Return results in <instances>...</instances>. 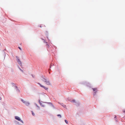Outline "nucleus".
Returning <instances> with one entry per match:
<instances>
[{
	"mask_svg": "<svg viewBox=\"0 0 125 125\" xmlns=\"http://www.w3.org/2000/svg\"><path fill=\"white\" fill-rule=\"evenodd\" d=\"M41 79L47 85H50V83L49 80L45 78L43 76H41Z\"/></svg>",
	"mask_w": 125,
	"mask_h": 125,
	"instance_id": "nucleus-1",
	"label": "nucleus"
},
{
	"mask_svg": "<svg viewBox=\"0 0 125 125\" xmlns=\"http://www.w3.org/2000/svg\"><path fill=\"white\" fill-rule=\"evenodd\" d=\"M21 101L23 103L27 106H29L30 104V103L29 102L25 101L24 100L21 99Z\"/></svg>",
	"mask_w": 125,
	"mask_h": 125,
	"instance_id": "nucleus-2",
	"label": "nucleus"
},
{
	"mask_svg": "<svg viewBox=\"0 0 125 125\" xmlns=\"http://www.w3.org/2000/svg\"><path fill=\"white\" fill-rule=\"evenodd\" d=\"M16 59L17 60V62L21 66H22V63L21 61H20V60L19 58V57L18 56H16Z\"/></svg>",
	"mask_w": 125,
	"mask_h": 125,
	"instance_id": "nucleus-3",
	"label": "nucleus"
},
{
	"mask_svg": "<svg viewBox=\"0 0 125 125\" xmlns=\"http://www.w3.org/2000/svg\"><path fill=\"white\" fill-rule=\"evenodd\" d=\"M15 118L17 120L20 121L23 124H24V122L22 120H21L20 118L19 117L16 116L15 117Z\"/></svg>",
	"mask_w": 125,
	"mask_h": 125,
	"instance_id": "nucleus-4",
	"label": "nucleus"
},
{
	"mask_svg": "<svg viewBox=\"0 0 125 125\" xmlns=\"http://www.w3.org/2000/svg\"><path fill=\"white\" fill-rule=\"evenodd\" d=\"M38 83V84H39L40 85V86L41 87H43V88H44L45 90H47V89H48V88L46 87H45V86H43V85H41V84L40 83Z\"/></svg>",
	"mask_w": 125,
	"mask_h": 125,
	"instance_id": "nucleus-5",
	"label": "nucleus"
},
{
	"mask_svg": "<svg viewBox=\"0 0 125 125\" xmlns=\"http://www.w3.org/2000/svg\"><path fill=\"white\" fill-rule=\"evenodd\" d=\"M15 89L16 90V91L17 92H20V89L17 88V87L15 86Z\"/></svg>",
	"mask_w": 125,
	"mask_h": 125,
	"instance_id": "nucleus-6",
	"label": "nucleus"
},
{
	"mask_svg": "<svg viewBox=\"0 0 125 125\" xmlns=\"http://www.w3.org/2000/svg\"><path fill=\"white\" fill-rule=\"evenodd\" d=\"M71 102L72 103H74V104L75 105H76V102L75 100L73 99V100H72L71 101Z\"/></svg>",
	"mask_w": 125,
	"mask_h": 125,
	"instance_id": "nucleus-7",
	"label": "nucleus"
},
{
	"mask_svg": "<svg viewBox=\"0 0 125 125\" xmlns=\"http://www.w3.org/2000/svg\"><path fill=\"white\" fill-rule=\"evenodd\" d=\"M92 89L93 91L95 92L94 93H95V94H96V93L97 92V88H93Z\"/></svg>",
	"mask_w": 125,
	"mask_h": 125,
	"instance_id": "nucleus-8",
	"label": "nucleus"
},
{
	"mask_svg": "<svg viewBox=\"0 0 125 125\" xmlns=\"http://www.w3.org/2000/svg\"><path fill=\"white\" fill-rule=\"evenodd\" d=\"M45 103H48L49 104H51L52 105V106L54 108V106H53V105L51 103H47V102H44Z\"/></svg>",
	"mask_w": 125,
	"mask_h": 125,
	"instance_id": "nucleus-9",
	"label": "nucleus"
},
{
	"mask_svg": "<svg viewBox=\"0 0 125 125\" xmlns=\"http://www.w3.org/2000/svg\"><path fill=\"white\" fill-rule=\"evenodd\" d=\"M35 104L36 105L37 107V109L39 110L40 109V107L36 104V103Z\"/></svg>",
	"mask_w": 125,
	"mask_h": 125,
	"instance_id": "nucleus-10",
	"label": "nucleus"
},
{
	"mask_svg": "<svg viewBox=\"0 0 125 125\" xmlns=\"http://www.w3.org/2000/svg\"><path fill=\"white\" fill-rule=\"evenodd\" d=\"M40 105L41 106L43 107H44L45 106L44 105H43V104L41 103H40Z\"/></svg>",
	"mask_w": 125,
	"mask_h": 125,
	"instance_id": "nucleus-11",
	"label": "nucleus"
},
{
	"mask_svg": "<svg viewBox=\"0 0 125 125\" xmlns=\"http://www.w3.org/2000/svg\"><path fill=\"white\" fill-rule=\"evenodd\" d=\"M65 122L67 124H68V121H67L66 120H65Z\"/></svg>",
	"mask_w": 125,
	"mask_h": 125,
	"instance_id": "nucleus-12",
	"label": "nucleus"
},
{
	"mask_svg": "<svg viewBox=\"0 0 125 125\" xmlns=\"http://www.w3.org/2000/svg\"><path fill=\"white\" fill-rule=\"evenodd\" d=\"M57 116H59L60 118L61 117V116L60 115H57Z\"/></svg>",
	"mask_w": 125,
	"mask_h": 125,
	"instance_id": "nucleus-13",
	"label": "nucleus"
},
{
	"mask_svg": "<svg viewBox=\"0 0 125 125\" xmlns=\"http://www.w3.org/2000/svg\"><path fill=\"white\" fill-rule=\"evenodd\" d=\"M12 85L13 86H15V84L14 83H11Z\"/></svg>",
	"mask_w": 125,
	"mask_h": 125,
	"instance_id": "nucleus-14",
	"label": "nucleus"
},
{
	"mask_svg": "<svg viewBox=\"0 0 125 125\" xmlns=\"http://www.w3.org/2000/svg\"><path fill=\"white\" fill-rule=\"evenodd\" d=\"M19 69L21 72H23V70H22L20 68H19Z\"/></svg>",
	"mask_w": 125,
	"mask_h": 125,
	"instance_id": "nucleus-15",
	"label": "nucleus"
},
{
	"mask_svg": "<svg viewBox=\"0 0 125 125\" xmlns=\"http://www.w3.org/2000/svg\"><path fill=\"white\" fill-rule=\"evenodd\" d=\"M32 115H33L34 116V113L33 112H32Z\"/></svg>",
	"mask_w": 125,
	"mask_h": 125,
	"instance_id": "nucleus-16",
	"label": "nucleus"
},
{
	"mask_svg": "<svg viewBox=\"0 0 125 125\" xmlns=\"http://www.w3.org/2000/svg\"><path fill=\"white\" fill-rule=\"evenodd\" d=\"M62 106H63L64 107H65V108L66 107V106L65 105H62Z\"/></svg>",
	"mask_w": 125,
	"mask_h": 125,
	"instance_id": "nucleus-17",
	"label": "nucleus"
},
{
	"mask_svg": "<svg viewBox=\"0 0 125 125\" xmlns=\"http://www.w3.org/2000/svg\"><path fill=\"white\" fill-rule=\"evenodd\" d=\"M62 106H63L64 107H65V108L66 107V106L65 105H62Z\"/></svg>",
	"mask_w": 125,
	"mask_h": 125,
	"instance_id": "nucleus-18",
	"label": "nucleus"
},
{
	"mask_svg": "<svg viewBox=\"0 0 125 125\" xmlns=\"http://www.w3.org/2000/svg\"><path fill=\"white\" fill-rule=\"evenodd\" d=\"M62 106H63L64 107H65V108L66 107V106L65 105H62Z\"/></svg>",
	"mask_w": 125,
	"mask_h": 125,
	"instance_id": "nucleus-19",
	"label": "nucleus"
},
{
	"mask_svg": "<svg viewBox=\"0 0 125 125\" xmlns=\"http://www.w3.org/2000/svg\"><path fill=\"white\" fill-rule=\"evenodd\" d=\"M60 104L62 105H62H63V104L62 103H60Z\"/></svg>",
	"mask_w": 125,
	"mask_h": 125,
	"instance_id": "nucleus-20",
	"label": "nucleus"
},
{
	"mask_svg": "<svg viewBox=\"0 0 125 125\" xmlns=\"http://www.w3.org/2000/svg\"><path fill=\"white\" fill-rule=\"evenodd\" d=\"M18 48H19L21 50V48H20V47H18Z\"/></svg>",
	"mask_w": 125,
	"mask_h": 125,
	"instance_id": "nucleus-21",
	"label": "nucleus"
},
{
	"mask_svg": "<svg viewBox=\"0 0 125 125\" xmlns=\"http://www.w3.org/2000/svg\"><path fill=\"white\" fill-rule=\"evenodd\" d=\"M39 103L40 104V103H41L40 102V100H39Z\"/></svg>",
	"mask_w": 125,
	"mask_h": 125,
	"instance_id": "nucleus-22",
	"label": "nucleus"
},
{
	"mask_svg": "<svg viewBox=\"0 0 125 125\" xmlns=\"http://www.w3.org/2000/svg\"><path fill=\"white\" fill-rule=\"evenodd\" d=\"M18 67L19 69V68H20L18 65Z\"/></svg>",
	"mask_w": 125,
	"mask_h": 125,
	"instance_id": "nucleus-23",
	"label": "nucleus"
},
{
	"mask_svg": "<svg viewBox=\"0 0 125 125\" xmlns=\"http://www.w3.org/2000/svg\"><path fill=\"white\" fill-rule=\"evenodd\" d=\"M123 111L125 113V111Z\"/></svg>",
	"mask_w": 125,
	"mask_h": 125,
	"instance_id": "nucleus-24",
	"label": "nucleus"
},
{
	"mask_svg": "<svg viewBox=\"0 0 125 125\" xmlns=\"http://www.w3.org/2000/svg\"><path fill=\"white\" fill-rule=\"evenodd\" d=\"M1 98L0 97V100H1Z\"/></svg>",
	"mask_w": 125,
	"mask_h": 125,
	"instance_id": "nucleus-25",
	"label": "nucleus"
},
{
	"mask_svg": "<svg viewBox=\"0 0 125 125\" xmlns=\"http://www.w3.org/2000/svg\"><path fill=\"white\" fill-rule=\"evenodd\" d=\"M19 125H22V124H19Z\"/></svg>",
	"mask_w": 125,
	"mask_h": 125,
	"instance_id": "nucleus-26",
	"label": "nucleus"
},
{
	"mask_svg": "<svg viewBox=\"0 0 125 125\" xmlns=\"http://www.w3.org/2000/svg\"><path fill=\"white\" fill-rule=\"evenodd\" d=\"M49 74L50 73V72H49Z\"/></svg>",
	"mask_w": 125,
	"mask_h": 125,
	"instance_id": "nucleus-27",
	"label": "nucleus"
},
{
	"mask_svg": "<svg viewBox=\"0 0 125 125\" xmlns=\"http://www.w3.org/2000/svg\"><path fill=\"white\" fill-rule=\"evenodd\" d=\"M44 42H45V40H44Z\"/></svg>",
	"mask_w": 125,
	"mask_h": 125,
	"instance_id": "nucleus-28",
	"label": "nucleus"
},
{
	"mask_svg": "<svg viewBox=\"0 0 125 125\" xmlns=\"http://www.w3.org/2000/svg\"><path fill=\"white\" fill-rule=\"evenodd\" d=\"M50 69H49V71H50Z\"/></svg>",
	"mask_w": 125,
	"mask_h": 125,
	"instance_id": "nucleus-29",
	"label": "nucleus"
},
{
	"mask_svg": "<svg viewBox=\"0 0 125 125\" xmlns=\"http://www.w3.org/2000/svg\"><path fill=\"white\" fill-rule=\"evenodd\" d=\"M16 122H17L18 123H19V122H17V121H16Z\"/></svg>",
	"mask_w": 125,
	"mask_h": 125,
	"instance_id": "nucleus-30",
	"label": "nucleus"
},
{
	"mask_svg": "<svg viewBox=\"0 0 125 125\" xmlns=\"http://www.w3.org/2000/svg\"><path fill=\"white\" fill-rule=\"evenodd\" d=\"M116 117V116H115V117Z\"/></svg>",
	"mask_w": 125,
	"mask_h": 125,
	"instance_id": "nucleus-31",
	"label": "nucleus"
},
{
	"mask_svg": "<svg viewBox=\"0 0 125 125\" xmlns=\"http://www.w3.org/2000/svg\"><path fill=\"white\" fill-rule=\"evenodd\" d=\"M51 66H50V68H51Z\"/></svg>",
	"mask_w": 125,
	"mask_h": 125,
	"instance_id": "nucleus-32",
	"label": "nucleus"
},
{
	"mask_svg": "<svg viewBox=\"0 0 125 125\" xmlns=\"http://www.w3.org/2000/svg\"><path fill=\"white\" fill-rule=\"evenodd\" d=\"M32 76L33 77H34L33 76Z\"/></svg>",
	"mask_w": 125,
	"mask_h": 125,
	"instance_id": "nucleus-33",
	"label": "nucleus"
}]
</instances>
